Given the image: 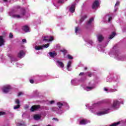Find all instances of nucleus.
I'll return each instance as SVG.
<instances>
[{
  "mask_svg": "<svg viewBox=\"0 0 126 126\" xmlns=\"http://www.w3.org/2000/svg\"><path fill=\"white\" fill-rule=\"evenodd\" d=\"M67 57L68 60H72L73 59V57H72L70 55H67Z\"/></svg>",
  "mask_w": 126,
  "mask_h": 126,
  "instance_id": "38",
  "label": "nucleus"
},
{
  "mask_svg": "<svg viewBox=\"0 0 126 126\" xmlns=\"http://www.w3.org/2000/svg\"><path fill=\"white\" fill-rule=\"evenodd\" d=\"M4 1H7V0H4Z\"/></svg>",
  "mask_w": 126,
  "mask_h": 126,
  "instance_id": "59",
  "label": "nucleus"
},
{
  "mask_svg": "<svg viewBox=\"0 0 126 126\" xmlns=\"http://www.w3.org/2000/svg\"><path fill=\"white\" fill-rule=\"evenodd\" d=\"M10 89H11L10 86H7L3 88L2 91L4 93H8Z\"/></svg>",
  "mask_w": 126,
  "mask_h": 126,
  "instance_id": "13",
  "label": "nucleus"
},
{
  "mask_svg": "<svg viewBox=\"0 0 126 126\" xmlns=\"http://www.w3.org/2000/svg\"><path fill=\"white\" fill-rule=\"evenodd\" d=\"M12 17L14 18H21L22 17L20 15L14 14L12 15Z\"/></svg>",
  "mask_w": 126,
  "mask_h": 126,
  "instance_id": "31",
  "label": "nucleus"
},
{
  "mask_svg": "<svg viewBox=\"0 0 126 126\" xmlns=\"http://www.w3.org/2000/svg\"><path fill=\"white\" fill-rule=\"evenodd\" d=\"M57 105L59 109H62V107H63V106H66V107L68 106V104H67V103H62L61 102H58Z\"/></svg>",
  "mask_w": 126,
  "mask_h": 126,
  "instance_id": "15",
  "label": "nucleus"
},
{
  "mask_svg": "<svg viewBox=\"0 0 126 126\" xmlns=\"http://www.w3.org/2000/svg\"><path fill=\"white\" fill-rule=\"evenodd\" d=\"M109 77L110 78L107 79V82H112V81H117L119 78H120V76L119 75L114 74L113 73H110V75L109 76Z\"/></svg>",
  "mask_w": 126,
  "mask_h": 126,
  "instance_id": "1",
  "label": "nucleus"
},
{
  "mask_svg": "<svg viewBox=\"0 0 126 126\" xmlns=\"http://www.w3.org/2000/svg\"><path fill=\"white\" fill-rule=\"evenodd\" d=\"M104 91H106L107 92V93H112V92H116V91H118V89H107V88H104Z\"/></svg>",
  "mask_w": 126,
  "mask_h": 126,
  "instance_id": "14",
  "label": "nucleus"
},
{
  "mask_svg": "<svg viewBox=\"0 0 126 126\" xmlns=\"http://www.w3.org/2000/svg\"><path fill=\"white\" fill-rule=\"evenodd\" d=\"M69 11L73 13L75 11V4H72L69 8Z\"/></svg>",
  "mask_w": 126,
  "mask_h": 126,
  "instance_id": "18",
  "label": "nucleus"
},
{
  "mask_svg": "<svg viewBox=\"0 0 126 126\" xmlns=\"http://www.w3.org/2000/svg\"><path fill=\"white\" fill-rule=\"evenodd\" d=\"M9 38H12L13 37V34H12V33H10L9 35Z\"/></svg>",
  "mask_w": 126,
  "mask_h": 126,
  "instance_id": "43",
  "label": "nucleus"
},
{
  "mask_svg": "<svg viewBox=\"0 0 126 126\" xmlns=\"http://www.w3.org/2000/svg\"><path fill=\"white\" fill-rule=\"evenodd\" d=\"M89 85L90 87H86V88H85V90H86V91H90L94 89V88H95V87H96L95 84H91V82H90L89 83Z\"/></svg>",
  "mask_w": 126,
  "mask_h": 126,
  "instance_id": "5",
  "label": "nucleus"
},
{
  "mask_svg": "<svg viewBox=\"0 0 126 126\" xmlns=\"http://www.w3.org/2000/svg\"><path fill=\"white\" fill-rule=\"evenodd\" d=\"M88 43L90 44V45H91V46H93V41L90 40L88 41Z\"/></svg>",
  "mask_w": 126,
  "mask_h": 126,
  "instance_id": "39",
  "label": "nucleus"
},
{
  "mask_svg": "<svg viewBox=\"0 0 126 126\" xmlns=\"http://www.w3.org/2000/svg\"><path fill=\"white\" fill-rule=\"evenodd\" d=\"M38 78L37 79L39 81L42 80V81H44V80H46V78H47V76L45 75H42V76H38Z\"/></svg>",
  "mask_w": 126,
  "mask_h": 126,
  "instance_id": "19",
  "label": "nucleus"
},
{
  "mask_svg": "<svg viewBox=\"0 0 126 126\" xmlns=\"http://www.w3.org/2000/svg\"><path fill=\"white\" fill-rule=\"evenodd\" d=\"M116 35H117V34L116 33V32H113L112 34L111 35H110L109 37L108 38V39H109L110 40L113 39L114 38V37L115 36H116Z\"/></svg>",
  "mask_w": 126,
  "mask_h": 126,
  "instance_id": "27",
  "label": "nucleus"
},
{
  "mask_svg": "<svg viewBox=\"0 0 126 126\" xmlns=\"http://www.w3.org/2000/svg\"><path fill=\"white\" fill-rule=\"evenodd\" d=\"M56 48H57V49H60V48H61V45L57 44L56 45Z\"/></svg>",
  "mask_w": 126,
  "mask_h": 126,
  "instance_id": "46",
  "label": "nucleus"
},
{
  "mask_svg": "<svg viewBox=\"0 0 126 126\" xmlns=\"http://www.w3.org/2000/svg\"><path fill=\"white\" fill-rule=\"evenodd\" d=\"M119 4H120V2L117 1L115 4V6H117V5H119Z\"/></svg>",
  "mask_w": 126,
  "mask_h": 126,
  "instance_id": "51",
  "label": "nucleus"
},
{
  "mask_svg": "<svg viewBox=\"0 0 126 126\" xmlns=\"http://www.w3.org/2000/svg\"><path fill=\"white\" fill-rule=\"evenodd\" d=\"M71 63L72 62L71 61H69L68 63H67V70H68L69 71H71V68H70V66H71Z\"/></svg>",
  "mask_w": 126,
  "mask_h": 126,
  "instance_id": "20",
  "label": "nucleus"
},
{
  "mask_svg": "<svg viewBox=\"0 0 126 126\" xmlns=\"http://www.w3.org/2000/svg\"><path fill=\"white\" fill-rule=\"evenodd\" d=\"M97 41L99 43H102L104 41V37L101 34H98L96 35Z\"/></svg>",
  "mask_w": 126,
  "mask_h": 126,
  "instance_id": "8",
  "label": "nucleus"
},
{
  "mask_svg": "<svg viewBox=\"0 0 126 126\" xmlns=\"http://www.w3.org/2000/svg\"><path fill=\"white\" fill-rule=\"evenodd\" d=\"M86 18H87V15H85L82 16V17L81 18V19L80 20V22H83V21L85 20V19H86Z\"/></svg>",
  "mask_w": 126,
  "mask_h": 126,
  "instance_id": "25",
  "label": "nucleus"
},
{
  "mask_svg": "<svg viewBox=\"0 0 126 126\" xmlns=\"http://www.w3.org/2000/svg\"><path fill=\"white\" fill-rule=\"evenodd\" d=\"M15 103L17 105H20V101L18 99L15 100Z\"/></svg>",
  "mask_w": 126,
  "mask_h": 126,
  "instance_id": "35",
  "label": "nucleus"
},
{
  "mask_svg": "<svg viewBox=\"0 0 126 126\" xmlns=\"http://www.w3.org/2000/svg\"><path fill=\"white\" fill-rule=\"evenodd\" d=\"M55 103V101L54 100H52L51 101H50V104L51 105H53V104H54Z\"/></svg>",
  "mask_w": 126,
  "mask_h": 126,
  "instance_id": "47",
  "label": "nucleus"
},
{
  "mask_svg": "<svg viewBox=\"0 0 126 126\" xmlns=\"http://www.w3.org/2000/svg\"><path fill=\"white\" fill-rule=\"evenodd\" d=\"M84 81V79H83L82 78H81L79 80L75 79L74 80H71V83L72 85H77V83H78V82H82Z\"/></svg>",
  "mask_w": 126,
  "mask_h": 126,
  "instance_id": "7",
  "label": "nucleus"
},
{
  "mask_svg": "<svg viewBox=\"0 0 126 126\" xmlns=\"http://www.w3.org/2000/svg\"><path fill=\"white\" fill-rule=\"evenodd\" d=\"M50 46V44H44L42 45V48H48V47Z\"/></svg>",
  "mask_w": 126,
  "mask_h": 126,
  "instance_id": "37",
  "label": "nucleus"
},
{
  "mask_svg": "<svg viewBox=\"0 0 126 126\" xmlns=\"http://www.w3.org/2000/svg\"><path fill=\"white\" fill-rule=\"evenodd\" d=\"M86 75H88L89 77H92V72H86Z\"/></svg>",
  "mask_w": 126,
  "mask_h": 126,
  "instance_id": "33",
  "label": "nucleus"
},
{
  "mask_svg": "<svg viewBox=\"0 0 126 126\" xmlns=\"http://www.w3.org/2000/svg\"><path fill=\"white\" fill-rule=\"evenodd\" d=\"M20 108V105L17 104V105L14 106V110H16Z\"/></svg>",
  "mask_w": 126,
  "mask_h": 126,
  "instance_id": "34",
  "label": "nucleus"
},
{
  "mask_svg": "<svg viewBox=\"0 0 126 126\" xmlns=\"http://www.w3.org/2000/svg\"><path fill=\"white\" fill-rule=\"evenodd\" d=\"M20 126H22V124L21 123L19 124Z\"/></svg>",
  "mask_w": 126,
  "mask_h": 126,
  "instance_id": "58",
  "label": "nucleus"
},
{
  "mask_svg": "<svg viewBox=\"0 0 126 126\" xmlns=\"http://www.w3.org/2000/svg\"><path fill=\"white\" fill-rule=\"evenodd\" d=\"M60 52H61L62 53H63V56L64 57V58L65 57V55H66V54H67V51L65 49H63V50H61Z\"/></svg>",
  "mask_w": 126,
  "mask_h": 126,
  "instance_id": "26",
  "label": "nucleus"
},
{
  "mask_svg": "<svg viewBox=\"0 0 126 126\" xmlns=\"http://www.w3.org/2000/svg\"><path fill=\"white\" fill-rule=\"evenodd\" d=\"M16 8H20V6H17Z\"/></svg>",
  "mask_w": 126,
  "mask_h": 126,
  "instance_id": "56",
  "label": "nucleus"
},
{
  "mask_svg": "<svg viewBox=\"0 0 126 126\" xmlns=\"http://www.w3.org/2000/svg\"><path fill=\"white\" fill-rule=\"evenodd\" d=\"M80 32H76V35H78V34H80Z\"/></svg>",
  "mask_w": 126,
  "mask_h": 126,
  "instance_id": "57",
  "label": "nucleus"
},
{
  "mask_svg": "<svg viewBox=\"0 0 126 126\" xmlns=\"http://www.w3.org/2000/svg\"><path fill=\"white\" fill-rule=\"evenodd\" d=\"M34 48L36 50V51H39L40 50H43V47L41 46V47L38 46H35L34 47Z\"/></svg>",
  "mask_w": 126,
  "mask_h": 126,
  "instance_id": "29",
  "label": "nucleus"
},
{
  "mask_svg": "<svg viewBox=\"0 0 126 126\" xmlns=\"http://www.w3.org/2000/svg\"><path fill=\"white\" fill-rule=\"evenodd\" d=\"M56 64L59 66V67H61L62 68L64 67V64H63V63L59 60L56 61Z\"/></svg>",
  "mask_w": 126,
  "mask_h": 126,
  "instance_id": "12",
  "label": "nucleus"
},
{
  "mask_svg": "<svg viewBox=\"0 0 126 126\" xmlns=\"http://www.w3.org/2000/svg\"><path fill=\"white\" fill-rule=\"evenodd\" d=\"M41 110H49V108L47 106H41Z\"/></svg>",
  "mask_w": 126,
  "mask_h": 126,
  "instance_id": "36",
  "label": "nucleus"
},
{
  "mask_svg": "<svg viewBox=\"0 0 126 126\" xmlns=\"http://www.w3.org/2000/svg\"><path fill=\"white\" fill-rule=\"evenodd\" d=\"M112 17H109V18H108L109 22H111L112 21Z\"/></svg>",
  "mask_w": 126,
  "mask_h": 126,
  "instance_id": "49",
  "label": "nucleus"
},
{
  "mask_svg": "<svg viewBox=\"0 0 126 126\" xmlns=\"http://www.w3.org/2000/svg\"><path fill=\"white\" fill-rule=\"evenodd\" d=\"M11 59V61H12V62H14V61H15V60H14L13 58H12V57H10Z\"/></svg>",
  "mask_w": 126,
  "mask_h": 126,
  "instance_id": "53",
  "label": "nucleus"
},
{
  "mask_svg": "<svg viewBox=\"0 0 126 126\" xmlns=\"http://www.w3.org/2000/svg\"><path fill=\"white\" fill-rule=\"evenodd\" d=\"M44 38L43 39V42H45L46 43H48V42H51V41H53L54 37L53 36H44Z\"/></svg>",
  "mask_w": 126,
  "mask_h": 126,
  "instance_id": "9",
  "label": "nucleus"
},
{
  "mask_svg": "<svg viewBox=\"0 0 126 126\" xmlns=\"http://www.w3.org/2000/svg\"><path fill=\"white\" fill-rule=\"evenodd\" d=\"M30 28L29 27L27 26H25L24 27H23L22 30L25 31V32H29Z\"/></svg>",
  "mask_w": 126,
  "mask_h": 126,
  "instance_id": "21",
  "label": "nucleus"
},
{
  "mask_svg": "<svg viewBox=\"0 0 126 126\" xmlns=\"http://www.w3.org/2000/svg\"><path fill=\"white\" fill-rule=\"evenodd\" d=\"M52 110L53 112H56L58 115H62L63 114V111L61 110V109L58 108V107H53Z\"/></svg>",
  "mask_w": 126,
  "mask_h": 126,
  "instance_id": "6",
  "label": "nucleus"
},
{
  "mask_svg": "<svg viewBox=\"0 0 126 126\" xmlns=\"http://www.w3.org/2000/svg\"><path fill=\"white\" fill-rule=\"evenodd\" d=\"M5 112H2V111H0V116H3L4 115H5Z\"/></svg>",
  "mask_w": 126,
  "mask_h": 126,
  "instance_id": "41",
  "label": "nucleus"
},
{
  "mask_svg": "<svg viewBox=\"0 0 126 126\" xmlns=\"http://www.w3.org/2000/svg\"><path fill=\"white\" fill-rule=\"evenodd\" d=\"M90 123V121L87 120L86 119H82L79 122V125L81 126H84L85 125H87V124H89Z\"/></svg>",
  "mask_w": 126,
  "mask_h": 126,
  "instance_id": "10",
  "label": "nucleus"
},
{
  "mask_svg": "<svg viewBox=\"0 0 126 126\" xmlns=\"http://www.w3.org/2000/svg\"><path fill=\"white\" fill-rule=\"evenodd\" d=\"M99 5H100V3L99 2V1L97 0H95L93 4V9H95V8H96V7H98Z\"/></svg>",
  "mask_w": 126,
  "mask_h": 126,
  "instance_id": "11",
  "label": "nucleus"
},
{
  "mask_svg": "<svg viewBox=\"0 0 126 126\" xmlns=\"http://www.w3.org/2000/svg\"><path fill=\"white\" fill-rule=\"evenodd\" d=\"M37 54H39V53H37Z\"/></svg>",
  "mask_w": 126,
  "mask_h": 126,
  "instance_id": "62",
  "label": "nucleus"
},
{
  "mask_svg": "<svg viewBox=\"0 0 126 126\" xmlns=\"http://www.w3.org/2000/svg\"><path fill=\"white\" fill-rule=\"evenodd\" d=\"M51 126V125H48V126Z\"/></svg>",
  "mask_w": 126,
  "mask_h": 126,
  "instance_id": "60",
  "label": "nucleus"
},
{
  "mask_svg": "<svg viewBox=\"0 0 126 126\" xmlns=\"http://www.w3.org/2000/svg\"><path fill=\"white\" fill-rule=\"evenodd\" d=\"M94 21V18H91L89 19V21L87 22V25L89 26L92 24V22Z\"/></svg>",
  "mask_w": 126,
  "mask_h": 126,
  "instance_id": "24",
  "label": "nucleus"
},
{
  "mask_svg": "<svg viewBox=\"0 0 126 126\" xmlns=\"http://www.w3.org/2000/svg\"><path fill=\"white\" fill-rule=\"evenodd\" d=\"M49 55L51 58H55V57H56L57 54L56 53V51H53V52H49Z\"/></svg>",
  "mask_w": 126,
  "mask_h": 126,
  "instance_id": "22",
  "label": "nucleus"
},
{
  "mask_svg": "<svg viewBox=\"0 0 126 126\" xmlns=\"http://www.w3.org/2000/svg\"><path fill=\"white\" fill-rule=\"evenodd\" d=\"M109 111H110V109L105 110V111L100 112L97 113V116H102V115H106V114H108V113H109Z\"/></svg>",
  "mask_w": 126,
  "mask_h": 126,
  "instance_id": "17",
  "label": "nucleus"
},
{
  "mask_svg": "<svg viewBox=\"0 0 126 126\" xmlns=\"http://www.w3.org/2000/svg\"><path fill=\"white\" fill-rule=\"evenodd\" d=\"M53 120L55 121H57V122H59V119H58V118H53Z\"/></svg>",
  "mask_w": 126,
  "mask_h": 126,
  "instance_id": "50",
  "label": "nucleus"
},
{
  "mask_svg": "<svg viewBox=\"0 0 126 126\" xmlns=\"http://www.w3.org/2000/svg\"><path fill=\"white\" fill-rule=\"evenodd\" d=\"M87 69H88L87 67H84V70H87Z\"/></svg>",
  "mask_w": 126,
  "mask_h": 126,
  "instance_id": "55",
  "label": "nucleus"
},
{
  "mask_svg": "<svg viewBox=\"0 0 126 126\" xmlns=\"http://www.w3.org/2000/svg\"><path fill=\"white\" fill-rule=\"evenodd\" d=\"M34 119L36 121H38V120H40V119H41V116H40L39 115H35L34 116Z\"/></svg>",
  "mask_w": 126,
  "mask_h": 126,
  "instance_id": "28",
  "label": "nucleus"
},
{
  "mask_svg": "<svg viewBox=\"0 0 126 126\" xmlns=\"http://www.w3.org/2000/svg\"><path fill=\"white\" fill-rule=\"evenodd\" d=\"M78 30H79V28L78 27H76L75 28V32H78Z\"/></svg>",
  "mask_w": 126,
  "mask_h": 126,
  "instance_id": "42",
  "label": "nucleus"
},
{
  "mask_svg": "<svg viewBox=\"0 0 126 126\" xmlns=\"http://www.w3.org/2000/svg\"><path fill=\"white\" fill-rule=\"evenodd\" d=\"M4 45V40H3V38L2 36H0V47Z\"/></svg>",
  "mask_w": 126,
  "mask_h": 126,
  "instance_id": "23",
  "label": "nucleus"
},
{
  "mask_svg": "<svg viewBox=\"0 0 126 126\" xmlns=\"http://www.w3.org/2000/svg\"><path fill=\"white\" fill-rule=\"evenodd\" d=\"M86 72H81L79 73V76H81V75H86Z\"/></svg>",
  "mask_w": 126,
  "mask_h": 126,
  "instance_id": "40",
  "label": "nucleus"
},
{
  "mask_svg": "<svg viewBox=\"0 0 126 126\" xmlns=\"http://www.w3.org/2000/svg\"><path fill=\"white\" fill-rule=\"evenodd\" d=\"M58 3H63V1H62V0H59L58 1Z\"/></svg>",
  "mask_w": 126,
  "mask_h": 126,
  "instance_id": "52",
  "label": "nucleus"
},
{
  "mask_svg": "<svg viewBox=\"0 0 126 126\" xmlns=\"http://www.w3.org/2000/svg\"><path fill=\"white\" fill-rule=\"evenodd\" d=\"M37 54H39V53H37Z\"/></svg>",
  "mask_w": 126,
  "mask_h": 126,
  "instance_id": "61",
  "label": "nucleus"
},
{
  "mask_svg": "<svg viewBox=\"0 0 126 126\" xmlns=\"http://www.w3.org/2000/svg\"><path fill=\"white\" fill-rule=\"evenodd\" d=\"M21 11L22 12L21 13V17H22V16H24V15H25V13H26L25 9H22Z\"/></svg>",
  "mask_w": 126,
  "mask_h": 126,
  "instance_id": "30",
  "label": "nucleus"
},
{
  "mask_svg": "<svg viewBox=\"0 0 126 126\" xmlns=\"http://www.w3.org/2000/svg\"><path fill=\"white\" fill-rule=\"evenodd\" d=\"M30 82L32 84L34 83V80L33 79L30 80Z\"/></svg>",
  "mask_w": 126,
  "mask_h": 126,
  "instance_id": "48",
  "label": "nucleus"
},
{
  "mask_svg": "<svg viewBox=\"0 0 126 126\" xmlns=\"http://www.w3.org/2000/svg\"><path fill=\"white\" fill-rule=\"evenodd\" d=\"M28 108H29V106L27 105L25 106V109H28Z\"/></svg>",
  "mask_w": 126,
  "mask_h": 126,
  "instance_id": "54",
  "label": "nucleus"
},
{
  "mask_svg": "<svg viewBox=\"0 0 126 126\" xmlns=\"http://www.w3.org/2000/svg\"><path fill=\"white\" fill-rule=\"evenodd\" d=\"M120 104H124V101L120 102L117 100H114L113 104L111 107L112 108H113V109H118V108L120 107Z\"/></svg>",
  "mask_w": 126,
  "mask_h": 126,
  "instance_id": "3",
  "label": "nucleus"
},
{
  "mask_svg": "<svg viewBox=\"0 0 126 126\" xmlns=\"http://www.w3.org/2000/svg\"><path fill=\"white\" fill-rule=\"evenodd\" d=\"M97 103H94L93 105V106H90L89 109L90 110H93V109H94L95 108V107H96V106H97Z\"/></svg>",
  "mask_w": 126,
  "mask_h": 126,
  "instance_id": "32",
  "label": "nucleus"
},
{
  "mask_svg": "<svg viewBox=\"0 0 126 126\" xmlns=\"http://www.w3.org/2000/svg\"><path fill=\"white\" fill-rule=\"evenodd\" d=\"M41 111V106L40 105H33L32 106L31 108V112H35V111Z\"/></svg>",
  "mask_w": 126,
  "mask_h": 126,
  "instance_id": "4",
  "label": "nucleus"
},
{
  "mask_svg": "<svg viewBox=\"0 0 126 126\" xmlns=\"http://www.w3.org/2000/svg\"><path fill=\"white\" fill-rule=\"evenodd\" d=\"M24 56H25V53H24L23 50H21L18 54V57L20 58V59H22Z\"/></svg>",
  "mask_w": 126,
  "mask_h": 126,
  "instance_id": "16",
  "label": "nucleus"
},
{
  "mask_svg": "<svg viewBox=\"0 0 126 126\" xmlns=\"http://www.w3.org/2000/svg\"><path fill=\"white\" fill-rule=\"evenodd\" d=\"M23 93H22V92H20V93H19L18 94V97H19V96H21V95H23Z\"/></svg>",
  "mask_w": 126,
  "mask_h": 126,
  "instance_id": "44",
  "label": "nucleus"
},
{
  "mask_svg": "<svg viewBox=\"0 0 126 126\" xmlns=\"http://www.w3.org/2000/svg\"><path fill=\"white\" fill-rule=\"evenodd\" d=\"M22 43H27V40H26V39H23L22 40Z\"/></svg>",
  "mask_w": 126,
  "mask_h": 126,
  "instance_id": "45",
  "label": "nucleus"
},
{
  "mask_svg": "<svg viewBox=\"0 0 126 126\" xmlns=\"http://www.w3.org/2000/svg\"><path fill=\"white\" fill-rule=\"evenodd\" d=\"M114 55L118 61H126V58L125 56H121V52L119 50L114 51Z\"/></svg>",
  "mask_w": 126,
  "mask_h": 126,
  "instance_id": "2",
  "label": "nucleus"
}]
</instances>
